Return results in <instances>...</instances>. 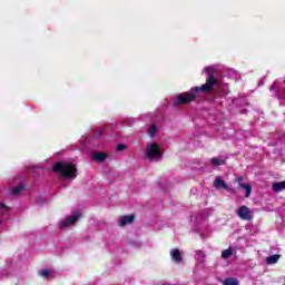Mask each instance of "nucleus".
<instances>
[{"mask_svg": "<svg viewBox=\"0 0 285 285\" xmlns=\"http://www.w3.org/2000/svg\"><path fill=\"white\" fill-rule=\"evenodd\" d=\"M116 150H126V145H117Z\"/></svg>", "mask_w": 285, "mask_h": 285, "instance_id": "23", "label": "nucleus"}, {"mask_svg": "<svg viewBox=\"0 0 285 285\" xmlns=\"http://www.w3.org/2000/svg\"><path fill=\"white\" fill-rule=\"evenodd\" d=\"M91 159L96 164H101V161H105V159H108V155H106V153L96 151L91 154Z\"/></svg>", "mask_w": 285, "mask_h": 285, "instance_id": "9", "label": "nucleus"}, {"mask_svg": "<svg viewBox=\"0 0 285 285\" xmlns=\"http://www.w3.org/2000/svg\"><path fill=\"white\" fill-rule=\"evenodd\" d=\"M239 188H242L243 190H245V197H250V193H253V187H250V185L248 184H239Z\"/></svg>", "mask_w": 285, "mask_h": 285, "instance_id": "13", "label": "nucleus"}, {"mask_svg": "<svg viewBox=\"0 0 285 285\" xmlns=\"http://www.w3.org/2000/svg\"><path fill=\"white\" fill-rule=\"evenodd\" d=\"M10 190H11V195H13V197H17V195H20L21 191L23 190V185L12 187Z\"/></svg>", "mask_w": 285, "mask_h": 285, "instance_id": "15", "label": "nucleus"}, {"mask_svg": "<svg viewBox=\"0 0 285 285\" xmlns=\"http://www.w3.org/2000/svg\"><path fill=\"white\" fill-rule=\"evenodd\" d=\"M205 257H206V254H204L203 250H196L195 258L197 259V262H199L202 264V262H204Z\"/></svg>", "mask_w": 285, "mask_h": 285, "instance_id": "19", "label": "nucleus"}, {"mask_svg": "<svg viewBox=\"0 0 285 285\" xmlns=\"http://www.w3.org/2000/svg\"><path fill=\"white\" fill-rule=\"evenodd\" d=\"M53 173L62 179H77V166L70 163H57L53 165Z\"/></svg>", "mask_w": 285, "mask_h": 285, "instance_id": "2", "label": "nucleus"}, {"mask_svg": "<svg viewBox=\"0 0 285 285\" xmlns=\"http://www.w3.org/2000/svg\"><path fill=\"white\" fill-rule=\"evenodd\" d=\"M38 274L46 279L52 275V272L50 269H42Z\"/></svg>", "mask_w": 285, "mask_h": 285, "instance_id": "21", "label": "nucleus"}, {"mask_svg": "<svg viewBox=\"0 0 285 285\" xmlns=\"http://www.w3.org/2000/svg\"><path fill=\"white\" fill-rule=\"evenodd\" d=\"M230 255H233V247H229V248L223 250V253H222L223 259H228V257H230Z\"/></svg>", "mask_w": 285, "mask_h": 285, "instance_id": "18", "label": "nucleus"}, {"mask_svg": "<svg viewBox=\"0 0 285 285\" xmlns=\"http://www.w3.org/2000/svg\"><path fill=\"white\" fill-rule=\"evenodd\" d=\"M214 188H217V190H230V187H228V185L226 184V181L224 180V178H222V176H217L214 179Z\"/></svg>", "mask_w": 285, "mask_h": 285, "instance_id": "7", "label": "nucleus"}, {"mask_svg": "<svg viewBox=\"0 0 285 285\" xmlns=\"http://www.w3.org/2000/svg\"><path fill=\"white\" fill-rule=\"evenodd\" d=\"M8 210H10V207H8L6 204L1 203L0 204V217H6L8 215ZM1 224V220H0Z\"/></svg>", "mask_w": 285, "mask_h": 285, "instance_id": "14", "label": "nucleus"}, {"mask_svg": "<svg viewBox=\"0 0 285 285\" xmlns=\"http://www.w3.org/2000/svg\"><path fill=\"white\" fill-rule=\"evenodd\" d=\"M224 285H239V281L237 278H226L223 282Z\"/></svg>", "mask_w": 285, "mask_h": 285, "instance_id": "20", "label": "nucleus"}, {"mask_svg": "<svg viewBox=\"0 0 285 285\" xmlns=\"http://www.w3.org/2000/svg\"><path fill=\"white\" fill-rule=\"evenodd\" d=\"M272 188L274 193H282L285 190V180L284 181H278V183H273Z\"/></svg>", "mask_w": 285, "mask_h": 285, "instance_id": "10", "label": "nucleus"}, {"mask_svg": "<svg viewBox=\"0 0 285 285\" xmlns=\"http://www.w3.org/2000/svg\"><path fill=\"white\" fill-rule=\"evenodd\" d=\"M157 132H159V127L157 125L153 124L148 129L147 134L153 138L156 137Z\"/></svg>", "mask_w": 285, "mask_h": 285, "instance_id": "12", "label": "nucleus"}, {"mask_svg": "<svg viewBox=\"0 0 285 285\" xmlns=\"http://www.w3.org/2000/svg\"><path fill=\"white\" fill-rule=\"evenodd\" d=\"M225 160L219 157L212 158V166H224Z\"/></svg>", "mask_w": 285, "mask_h": 285, "instance_id": "16", "label": "nucleus"}, {"mask_svg": "<svg viewBox=\"0 0 285 285\" xmlns=\"http://www.w3.org/2000/svg\"><path fill=\"white\" fill-rule=\"evenodd\" d=\"M236 214L244 222H250V219H253V209L248 208L246 205L240 206Z\"/></svg>", "mask_w": 285, "mask_h": 285, "instance_id": "5", "label": "nucleus"}, {"mask_svg": "<svg viewBox=\"0 0 285 285\" xmlns=\"http://www.w3.org/2000/svg\"><path fill=\"white\" fill-rule=\"evenodd\" d=\"M135 222L134 215H127V216H120L118 219V225L124 228L125 226H129V224H132Z\"/></svg>", "mask_w": 285, "mask_h": 285, "instance_id": "8", "label": "nucleus"}, {"mask_svg": "<svg viewBox=\"0 0 285 285\" xmlns=\"http://www.w3.org/2000/svg\"><path fill=\"white\" fill-rule=\"evenodd\" d=\"M242 181H244V177L237 176V177H236V183L238 184V188H239V184H244V183H242Z\"/></svg>", "mask_w": 285, "mask_h": 285, "instance_id": "22", "label": "nucleus"}, {"mask_svg": "<svg viewBox=\"0 0 285 285\" xmlns=\"http://www.w3.org/2000/svg\"><path fill=\"white\" fill-rule=\"evenodd\" d=\"M169 255L175 264H181V262H184V252H181L179 248L170 249Z\"/></svg>", "mask_w": 285, "mask_h": 285, "instance_id": "6", "label": "nucleus"}, {"mask_svg": "<svg viewBox=\"0 0 285 285\" xmlns=\"http://www.w3.org/2000/svg\"><path fill=\"white\" fill-rule=\"evenodd\" d=\"M80 217H83L81 212H71L70 215L66 216L62 220L59 222V228H70V226H75V224L79 222Z\"/></svg>", "mask_w": 285, "mask_h": 285, "instance_id": "4", "label": "nucleus"}, {"mask_svg": "<svg viewBox=\"0 0 285 285\" xmlns=\"http://www.w3.org/2000/svg\"><path fill=\"white\" fill-rule=\"evenodd\" d=\"M203 75H206V83L194 87L189 91L181 92L178 96H176L173 100L174 106H184L186 104H193L195 101L196 97H199V95H210L213 92V89L215 86H219V80H217V66L212 65L207 66L203 69Z\"/></svg>", "mask_w": 285, "mask_h": 285, "instance_id": "1", "label": "nucleus"}, {"mask_svg": "<svg viewBox=\"0 0 285 285\" xmlns=\"http://www.w3.org/2000/svg\"><path fill=\"white\" fill-rule=\"evenodd\" d=\"M101 132H102V130L99 129V130H98V137H101Z\"/></svg>", "mask_w": 285, "mask_h": 285, "instance_id": "24", "label": "nucleus"}, {"mask_svg": "<svg viewBox=\"0 0 285 285\" xmlns=\"http://www.w3.org/2000/svg\"><path fill=\"white\" fill-rule=\"evenodd\" d=\"M145 157L148 161H161V159H164L161 146L156 142H148L145 150Z\"/></svg>", "mask_w": 285, "mask_h": 285, "instance_id": "3", "label": "nucleus"}, {"mask_svg": "<svg viewBox=\"0 0 285 285\" xmlns=\"http://www.w3.org/2000/svg\"><path fill=\"white\" fill-rule=\"evenodd\" d=\"M282 256L279 255V254H274V255H272V256H268L267 258H266V264L268 265V266H273V264H277V262H279V258H281Z\"/></svg>", "mask_w": 285, "mask_h": 285, "instance_id": "11", "label": "nucleus"}, {"mask_svg": "<svg viewBox=\"0 0 285 285\" xmlns=\"http://www.w3.org/2000/svg\"><path fill=\"white\" fill-rule=\"evenodd\" d=\"M36 204L43 206L45 204H48V198H46V196H37Z\"/></svg>", "mask_w": 285, "mask_h": 285, "instance_id": "17", "label": "nucleus"}]
</instances>
